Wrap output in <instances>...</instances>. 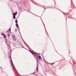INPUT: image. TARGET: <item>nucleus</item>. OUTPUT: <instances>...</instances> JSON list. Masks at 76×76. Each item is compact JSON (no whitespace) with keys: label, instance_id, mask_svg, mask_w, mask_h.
<instances>
[{"label":"nucleus","instance_id":"f257e3e1","mask_svg":"<svg viewBox=\"0 0 76 76\" xmlns=\"http://www.w3.org/2000/svg\"><path fill=\"white\" fill-rule=\"evenodd\" d=\"M11 28H10L9 30L8 31H7V32H8V33H10L11 32Z\"/></svg>","mask_w":76,"mask_h":76},{"label":"nucleus","instance_id":"f03ea898","mask_svg":"<svg viewBox=\"0 0 76 76\" xmlns=\"http://www.w3.org/2000/svg\"><path fill=\"white\" fill-rule=\"evenodd\" d=\"M17 15V12H15V13H13V16H16Z\"/></svg>","mask_w":76,"mask_h":76},{"label":"nucleus","instance_id":"7ed1b4c3","mask_svg":"<svg viewBox=\"0 0 76 76\" xmlns=\"http://www.w3.org/2000/svg\"><path fill=\"white\" fill-rule=\"evenodd\" d=\"M12 67L14 69H15V66H14V65L13 64H12Z\"/></svg>","mask_w":76,"mask_h":76},{"label":"nucleus","instance_id":"20e7f679","mask_svg":"<svg viewBox=\"0 0 76 76\" xmlns=\"http://www.w3.org/2000/svg\"><path fill=\"white\" fill-rule=\"evenodd\" d=\"M3 34V35L4 38H6V35L4 34Z\"/></svg>","mask_w":76,"mask_h":76},{"label":"nucleus","instance_id":"39448f33","mask_svg":"<svg viewBox=\"0 0 76 76\" xmlns=\"http://www.w3.org/2000/svg\"><path fill=\"white\" fill-rule=\"evenodd\" d=\"M35 55H36V56H37L38 57V54H37V53H35Z\"/></svg>","mask_w":76,"mask_h":76},{"label":"nucleus","instance_id":"423d86ee","mask_svg":"<svg viewBox=\"0 0 76 76\" xmlns=\"http://www.w3.org/2000/svg\"><path fill=\"white\" fill-rule=\"evenodd\" d=\"M30 53H31V54H33V55H34V53H33L32 52V51H31V50L30 51Z\"/></svg>","mask_w":76,"mask_h":76},{"label":"nucleus","instance_id":"0eeeda50","mask_svg":"<svg viewBox=\"0 0 76 76\" xmlns=\"http://www.w3.org/2000/svg\"><path fill=\"white\" fill-rule=\"evenodd\" d=\"M16 26L17 27V28H18V24H16Z\"/></svg>","mask_w":76,"mask_h":76},{"label":"nucleus","instance_id":"6e6552de","mask_svg":"<svg viewBox=\"0 0 76 76\" xmlns=\"http://www.w3.org/2000/svg\"><path fill=\"white\" fill-rule=\"evenodd\" d=\"M39 58H40V59H41V56H39Z\"/></svg>","mask_w":76,"mask_h":76},{"label":"nucleus","instance_id":"1a4fd4ad","mask_svg":"<svg viewBox=\"0 0 76 76\" xmlns=\"http://www.w3.org/2000/svg\"><path fill=\"white\" fill-rule=\"evenodd\" d=\"M13 18L14 19H15V18H16V17L15 15H14L13 16Z\"/></svg>","mask_w":76,"mask_h":76},{"label":"nucleus","instance_id":"9d476101","mask_svg":"<svg viewBox=\"0 0 76 76\" xmlns=\"http://www.w3.org/2000/svg\"><path fill=\"white\" fill-rule=\"evenodd\" d=\"M15 22H16V23H18V21H17V20H16L15 21Z\"/></svg>","mask_w":76,"mask_h":76},{"label":"nucleus","instance_id":"9b49d317","mask_svg":"<svg viewBox=\"0 0 76 76\" xmlns=\"http://www.w3.org/2000/svg\"><path fill=\"white\" fill-rule=\"evenodd\" d=\"M37 71H38V66L37 67Z\"/></svg>","mask_w":76,"mask_h":76},{"label":"nucleus","instance_id":"f8f14e48","mask_svg":"<svg viewBox=\"0 0 76 76\" xmlns=\"http://www.w3.org/2000/svg\"><path fill=\"white\" fill-rule=\"evenodd\" d=\"M8 37H10V35L8 34Z\"/></svg>","mask_w":76,"mask_h":76},{"label":"nucleus","instance_id":"ddd939ff","mask_svg":"<svg viewBox=\"0 0 76 76\" xmlns=\"http://www.w3.org/2000/svg\"><path fill=\"white\" fill-rule=\"evenodd\" d=\"M15 37H14L13 38V39H15Z\"/></svg>","mask_w":76,"mask_h":76},{"label":"nucleus","instance_id":"4468645a","mask_svg":"<svg viewBox=\"0 0 76 76\" xmlns=\"http://www.w3.org/2000/svg\"><path fill=\"white\" fill-rule=\"evenodd\" d=\"M33 74H35V73H33Z\"/></svg>","mask_w":76,"mask_h":76},{"label":"nucleus","instance_id":"2eb2a0df","mask_svg":"<svg viewBox=\"0 0 76 76\" xmlns=\"http://www.w3.org/2000/svg\"><path fill=\"white\" fill-rule=\"evenodd\" d=\"M39 53L38 54V55H39Z\"/></svg>","mask_w":76,"mask_h":76},{"label":"nucleus","instance_id":"dca6fc26","mask_svg":"<svg viewBox=\"0 0 76 76\" xmlns=\"http://www.w3.org/2000/svg\"><path fill=\"white\" fill-rule=\"evenodd\" d=\"M20 76H22L20 75Z\"/></svg>","mask_w":76,"mask_h":76}]
</instances>
